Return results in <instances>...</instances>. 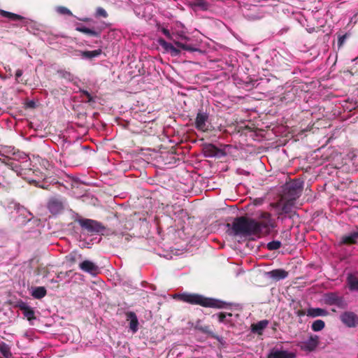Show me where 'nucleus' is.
Listing matches in <instances>:
<instances>
[{
  "label": "nucleus",
  "instance_id": "f257e3e1",
  "mask_svg": "<svg viewBox=\"0 0 358 358\" xmlns=\"http://www.w3.org/2000/svg\"><path fill=\"white\" fill-rule=\"evenodd\" d=\"M177 298L183 302L192 304L199 305L206 308H223L227 303L218 299L206 297L199 294L182 293L177 295Z\"/></svg>",
  "mask_w": 358,
  "mask_h": 358
},
{
  "label": "nucleus",
  "instance_id": "f03ea898",
  "mask_svg": "<svg viewBox=\"0 0 358 358\" xmlns=\"http://www.w3.org/2000/svg\"><path fill=\"white\" fill-rule=\"evenodd\" d=\"M231 229L235 235H255L256 220L245 216L237 217L232 223Z\"/></svg>",
  "mask_w": 358,
  "mask_h": 358
},
{
  "label": "nucleus",
  "instance_id": "7ed1b4c3",
  "mask_svg": "<svg viewBox=\"0 0 358 358\" xmlns=\"http://www.w3.org/2000/svg\"><path fill=\"white\" fill-rule=\"evenodd\" d=\"M8 157L15 161L11 162L10 166L12 170L17 173V175H22V171L26 169L29 166V157L24 152L15 150L14 148H10L7 150Z\"/></svg>",
  "mask_w": 358,
  "mask_h": 358
},
{
  "label": "nucleus",
  "instance_id": "20e7f679",
  "mask_svg": "<svg viewBox=\"0 0 358 358\" xmlns=\"http://www.w3.org/2000/svg\"><path fill=\"white\" fill-rule=\"evenodd\" d=\"M8 213L16 215L15 222L18 226H23L31 222L32 214L23 206L16 202H10L6 207Z\"/></svg>",
  "mask_w": 358,
  "mask_h": 358
},
{
  "label": "nucleus",
  "instance_id": "39448f33",
  "mask_svg": "<svg viewBox=\"0 0 358 358\" xmlns=\"http://www.w3.org/2000/svg\"><path fill=\"white\" fill-rule=\"evenodd\" d=\"M259 220L258 221L256 220L257 229L255 230V235L268 234L271 229L274 227L273 221L269 213H261Z\"/></svg>",
  "mask_w": 358,
  "mask_h": 358
},
{
  "label": "nucleus",
  "instance_id": "423d86ee",
  "mask_svg": "<svg viewBox=\"0 0 358 358\" xmlns=\"http://www.w3.org/2000/svg\"><path fill=\"white\" fill-rule=\"evenodd\" d=\"M77 222L82 229L92 234H99L106 229V227L101 222L94 220L81 218L77 220Z\"/></svg>",
  "mask_w": 358,
  "mask_h": 358
},
{
  "label": "nucleus",
  "instance_id": "0eeeda50",
  "mask_svg": "<svg viewBox=\"0 0 358 358\" xmlns=\"http://www.w3.org/2000/svg\"><path fill=\"white\" fill-rule=\"evenodd\" d=\"M46 206L52 215H57L64 210L65 200L61 196H54L49 199Z\"/></svg>",
  "mask_w": 358,
  "mask_h": 358
},
{
  "label": "nucleus",
  "instance_id": "6e6552de",
  "mask_svg": "<svg viewBox=\"0 0 358 358\" xmlns=\"http://www.w3.org/2000/svg\"><path fill=\"white\" fill-rule=\"evenodd\" d=\"M208 117L209 116L206 113L199 110L196 114L194 122L195 128L203 132L208 131V127L206 124L208 120Z\"/></svg>",
  "mask_w": 358,
  "mask_h": 358
},
{
  "label": "nucleus",
  "instance_id": "1a4fd4ad",
  "mask_svg": "<svg viewBox=\"0 0 358 358\" xmlns=\"http://www.w3.org/2000/svg\"><path fill=\"white\" fill-rule=\"evenodd\" d=\"M55 176H50V171L46 173V183L50 185H58L59 186H64V173L59 169H57L53 172Z\"/></svg>",
  "mask_w": 358,
  "mask_h": 358
},
{
  "label": "nucleus",
  "instance_id": "9d476101",
  "mask_svg": "<svg viewBox=\"0 0 358 358\" xmlns=\"http://www.w3.org/2000/svg\"><path fill=\"white\" fill-rule=\"evenodd\" d=\"M340 319L348 327H355L358 325V316L353 312H344L341 315Z\"/></svg>",
  "mask_w": 358,
  "mask_h": 358
},
{
  "label": "nucleus",
  "instance_id": "9b49d317",
  "mask_svg": "<svg viewBox=\"0 0 358 358\" xmlns=\"http://www.w3.org/2000/svg\"><path fill=\"white\" fill-rule=\"evenodd\" d=\"M319 336L317 335H310L308 339L302 342L299 347L301 350L307 352L314 351L319 345Z\"/></svg>",
  "mask_w": 358,
  "mask_h": 358
},
{
  "label": "nucleus",
  "instance_id": "f8f14e48",
  "mask_svg": "<svg viewBox=\"0 0 358 358\" xmlns=\"http://www.w3.org/2000/svg\"><path fill=\"white\" fill-rule=\"evenodd\" d=\"M325 301L329 305H336L339 308H344L346 303L342 296H339L337 294L331 292L325 296Z\"/></svg>",
  "mask_w": 358,
  "mask_h": 358
},
{
  "label": "nucleus",
  "instance_id": "ddd939ff",
  "mask_svg": "<svg viewBox=\"0 0 358 358\" xmlns=\"http://www.w3.org/2000/svg\"><path fill=\"white\" fill-rule=\"evenodd\" d=\"M162 32L170 40L173 41V43H175V45L184 50H187V51H189V52H194L196 50H197L196 48H194L192 45H189V44H186V43H183L182 42H180V41H176L174 38H173V36L171 34L170 31L169 29H166V28H162Z\"/></svg>",
  "mask_w": 358,
  "mask_h": 358
},
{
  "label": "nucleus",
  "instance_id": "4468645a",
  "mask_svg": "<svg viewBox=\"0 0 358 358\" xmlns=\"http://www.w3.org/2000/svg\"><path fill=\"white\" fill-rule=\"evenodd\" d=\"M79 268L86 273L95 275L99 272V266L90 260H85L79 264Z\"/></svg>",
  "mask_w": 358,
  "mask_h": 358
},
{
  "label": "nucleus",
  "instance_id": "2eb2a0df",
  "mask_svg": "<svg viewBox=\"0 0 358 358\" xmlns=\"http://www.w3.org/2000/svg\"><path fill=\"white\" fill-rule=\"evenodd\" d=\"M127 321L129 322V329L132 333L135 334L138 330V320L134 312L128 311L125 313Z\"/></svg>",
  "mask_w": 358,
  "mask_h": 358
},
{
  "label": "nucleus",
  "instance_id": "dca6fc26",
  "mask_svg": "<svg viewBox=\"0 0 358 358\" xmlns=\"http://www.w3.org/2000/svg\"><path fill=\"white\" fill-rule=\"evenodd\" d=\"M296 355L294 352L275 349H273L267 355V358H296Z\"/></svg>",
  "mask_w": 358,
  "mask_h": 358
},
{
  "label": "nucleus",
  "instance_id": "f3484780",
  "mask_svg": "<svg viewBox=\"0 0 358 358\" xmlns=\"http://www.w3.org/2000/svg\"><path fill=\"white\" fill-rule=\"evenodd\" d=\"M18 307L22 311L24 316L29 321L35 319L34 311L27 303L21 301L19 303Z\"/></svg>",
  "mask_w": 358,
  "mask_h": 358
},
{
  "label": "nucleus",
  "instance_id": "a211bd4d",
  "mask_svg": "<svg viewBox=\"0 0 358 358\" xmlns=\"http://www.w3.org/2000/svg\"><path fill=\"white\" fill-rule=\"evenodd\" d=\"M220 152H222V150L212 143L206 144L203 146V153L206 157H215Z\"/></svg>",
  "mask_w": 358,
  "mask_h": 358
},
{
  "label": "nucleus",
  "instance_id": "6ab92c4d",
  "mask_svg": "<svg viewBox=\"0 0 358 358\" xmlns=\"http://www.w3.org/2000/svg\"><path fill=\"white\" fill-rule=\"evenodd\" d=\"M268 275L271 278L275 280H280L286 278L288 275V272L283 269L278 268L271 271L268 272Z\"/></svg>",
  "mask_w": 358,
  "mask_h": 358
},
{
  "label": "nucleus",
  "instance_id": "aec40b11",
  "mask_svg": "<svg viewBox=\"0 0 358 358\" xmlns=\"http://www.w3.org/2000/svg\"><path fill=\"white\" fill-rule=\"evenodd\" d=\"M195 329L199 330V331L203 333V334H208L211 338H216V339L218 338V336L213 333V331H212V329H211L210 326H208V325H201V324H200V322L199 321H198L196 323Z\"/></svg>",
  "mask_w": 358,
  "mask_h": 358
},
{
  "label": "nucleus",
  "instance_id": "412c9836",
  "mask_svg": "<svg viewBox=\"0 0 358 358\" xmlns=\"http://www.w3.org/2000/svg\"><path fill=\"white\" fill-rule=\"evenodd\" d=\"M358 239V231H353L349 235L344 236L342 237L341 243L345 245H353L357 243Z\"/></svg>",
  "mask_w": 358,
  "mask_h": 358
},
{
  "label": "nucleus",
  "instance_id": "4be33fe9",
  "mask_svg": "<svg viewBox=\"0 0 358 358\" xmlns=\"http://www.w3.org/2000/svg\"><path fill=\"white\" fill-rule=\"evenodd\" d=\"M327 315L328 312L325 309L320 308H310L307 310V315L311 317L327 316Z\"/></svg>",
  "mask_w": 358,
  "mask_h": 358
},
{
  "label": "nucleus",
  "instance_id": "5701e85b",
  "mask_svg": "<svg viewBox=\"0 0 358 358\" xmlns=\"http://www.w3.org/2000/svg\"><path fill=\"white\" fill-rule=\"evenodd\" d=\"M268 324V320H261L257 323L252 324L251 326L252 331L254 333H257L258 334H262V331L267 327Z\"/></svg>",
  "mask_w": 358,
  "mask_h": 358
},
{
  "label": "nucleus",
  "instance_id": "b1692460",
  "mask_svg": "<svg viewBox=\"0 0 358 358\" xmlns=\"http://www.w3.org/2000/svg\"><path fill=\"white\" fill-rule=\"evenodd\" d=\"M347 283L350 291H358V278L350 273L347 277Z\"/></svg>",
  "mask_w": 358,
  "mask_h": 358
},
{
  "label": "nucleus",
  "instance_id": "393cba45",
  "mask_svg": "<svg viewBox=\"0 0 358 358\" xmlns=\"http://www.w3.org/2000/svg\"><path fill=\"white\" fill-rule=\"evenodd\" d=\"M0 15L13 21L22 20L24 17L20 15L0 9Z\"/></svg>",
  "mask_w": 358,
  "mask_h": 358
},
{
  "label": "nucleus",
  "instance_id": "a878e982",
  "mask_svg": "<svg viewBox=\"0 0 358 358\" xmlns=\"http://www.w3.org/2000/svg\"><path fill=\"white\" fill-rule=\"evenodd\" d=\"M76 30L92 36L98 37L100 36V31L85 27L84 26H78L76 28Z\"/></svg>",
  "mask_w": 358,
  "mask_h": 358
},
{
  "label": "nucleus",
  "instance_id": "bb28decb",
  "mask_svg": "<svg viewBox=\"0 0 358 358\" xmlns=\"http://www.w3.org/2000/svg\"><path fill=\"white\" fill-rule=\"evenodd\" d=\"M102 52L101 49H97L92 51L85 50L80 51V55L87 59H92L94 57L99 56Z\"/></svg>",
  "mask_w": 358,
  "mask_h": 358
},
{
  "label": "nucleus",
  "instance_id": "cd10ccee",
  "mask_svg": "<svg viewBox=\"0 0 358 358\" xmlns=\"http://www.w3.org/2000/svg\"><path fill=\"white\" fill-rule=\"evenodd\" d=\"M31 293L34 298L42 299L45 296V287H32Z\"/></svg>",
  "mask_w": 358,
  "mask_h": 358
},
{
  "label": "nucleus",
  "instance_id": "c85d7f7f",
  "mask_svg": "<svg viewBox=\"0 0 358 358\" xmlns=\"http://www.w3.org/2000/svg\"><path fill=\"white\" fill-rule=\"evenodd\" d=\"M66 261L71 264H74L78 260L82 259V255L78 254L76 252H72L66 257Z\"/></svg>",
  "mask_w": 358,
  "mask_h": 358
},
{
  "label": "nucleus",
  "instance_id": "c756f323",
  "mask_svg": "<svg viewBox=\"0 0 358 358\" xmlns=\"http://www.w3.org/2000/svg\"><path fill=\"white\" fill-rule=\"evenodd\" d=\"M325 327V322L322 320H316L311 324V329L313 331H322Z\"/></svg>",
  "mask_w": 358,
  "mask_h": 358
},
{
  "label": "nucleus",
  "instance_id": "7c9ffc66",
  "mask_svg": "<svg viewBox=\"0 0 358 358\" xmlns=\"http://www.w3.org/2000/svg\"><path fill=\"white\" fill-rule=\"evenodd\" d=\"M281 247V243L279 241H273L267 243L266 248L269 250H275Z\"/></svg>",
  "mask_w": 358,
  "mask_h": 358
},
{
  "label": "nucleus",
  "instance_id": "2f4dec72",
  "mask_svg": "<svg viewBox=\"0 0 358 358\" xmlns=\"http://www.w3.org/2000/svg\"><path fill=\"white\" fill-rule=\"evenodd\" d=\"M0 351L1 354L3 355V357H5L6 358H9L11 356V353L10 352L8 346L5 343H3L0 346Z\"/></svg>",
  "mask_w": 358,
  "mask_h": 358
},
{
  "label": "nucleus",
  "instance_id": "473e14b6",
  "mask_svg": "<svg viewBox=\"0 0 358 358\" xmlns=\"http://www.w3.org/2000/svg\"><path fill=\"white\" fill-rule=\"evenodd\" d=\"M80 92L81 93V97L85 96L87 98V100L85 101L86 103H91L95 102L94 98L89 93V92L85 90H82Z\"/></svg>",
  "mask_w": 358,
  "mask_h": 358
},
{
  "label": "nucleus",
  "instance_id": "72a5a7b5",
  "mask_svg": "<svg viewBox=\"0 0 358 358\" xmlns=\"http://www.w3.org/2000/svg\"><path fill=\"white\" fill-rule=\"evenodd\" d=\"M159 43L168 52H169L170 49H171L172 46L173 45L172 43L166 42L163 38L159 39Z\"/></svg>",
  "mask_w": 358,
  "mask_h": 358
},
{
  "label": "nucleus",
  "instance_id": "f704fd0d",
  "mask_svg": "<svg viewBox=\"0 0 358 358\" xmlns=\"http://www.w3.org/2000/svg\"><path fill=\"white\" fill-rule=\"evenodd\" d=\"M96 17H107L108 13L106 10L101 7H98L96 10Z\"/></svg>",
  "mask_w": 358,
  "mask_h": 358
},
{
  "label": "nucleus",
  "instance_id": "c9c22d12",
  "mask_svg": "<svg viewBox=\"0 0 358 358\" xmlns=\"http://www.w3.org/2000/svg\"><path fill=\"white\" fill-rule=\"evenodd\" d=\"M58 73H59L60 76H62V78H64L68 80H71L73 79V75L70 72L65 71H58Z\"/></svg>",
  "mask_w": 358,
  "mask_h": 358
},
{
  "label": "nucleus",
  "instance_id": "e433bc0d",
  "mask_svg": "<svg viewBox=\"0 0 358 358\" xmlns=\"http://www.w3.org/2000/svg\"><path fill=\"white\" fill-rule=\"evenodd\" d=\"M349 36L348 34H345L343 35L339 36L338 38V48H341L344 44L346 38Z\"/></svg>",
  "mask_w": 358,
  "mask_h": 358
},
{
  "label": "nucleus",
  "instance_id": "4c0bfd02",
  "mask_svg": "<svg viewBox=\"0 0 358 358\" xmlns=\"http://www.w3.org/2000/svg\"><path fill=\"white\" fill-rule=\"evenodd\" d=\"M227 316L231 317L232 314L231 313H220L217 315L219 322H226L225 319H226Z\"/></svg>",
  "mask_w": 358,
  "mask_h": 358
},
{
  "label": "nucleus",
  "instance_id": "58836bf2",
  "mask_svg": "<svg viewBox=\"0 0 358 358\" xmlns=\"http://www.w3.org/2000/svg\"><path fill=\"white\" fill-rule=\"evenodd\" d=\"M57 10L61 14L72 15L71 11L66 7L60 6L58 8Z\"/></svg>",
  "mask_w": 358,
  "mask_h": 358
},
{
  "label": "nucleus",
  "instance_id": "ea45409f",
  "mask_svg": "<svg viewBox=\"0 0 358 358\" xmlns=\"http://www.w3.org/2000/svg\"><path fill=\"white\" fill-rule=\"evenodd\" d=\"M169 53L171 55V56L176 57L180 54V50L173 45L171 49L169 50Z\"/></svg>",
  "mask_w": 358,
  "mask_h": 358
},
{
  "label": "nucleus",
  "instance_id": "a19ab883",
  "mask_svg": "<svg viewBox=\"0 0 358 358\" xmlns=\"http://www.w3.org/2000/svg\"><path fill=\"white\" fill-rule=\"evenodd\" d=\"M56 168H55L54 166L48 164V166H46V173H48L49 171L50 172V176H55V173H53L54 171H56Z\"/></svg>",
  "mask_w": 358,
  "mask_h": 358
},
{
  "label": "nucleus",
  "instance_id": "79ce46f5",
  "mask_svg": "<svg viewBox=\"0 0 358 358\" xmlns=\"http://www.w3.org/2000/svg\"><path fill=\"white\" fill-rule=\"evenodd\" d=\"M22 75V71L21 69H17L15 73V80L17 83H20V78Z\"/></svg>",
  "mask_w": 358,
  "mask_h": 358
},
{
  "label": "nucleus",
  "instance_id": "37998d69",
  "mask_svg": "<svg viewBox=\"0 0 358 358\" xmlns=\"http://www.w3.org/2000/svg\"><path fill=\"white\" fill-rule=\"evenodd\" d=\"M0 238H2V241L0 242V246H1V244L7 240V235L4 232L0 231Z\"/></svg>",
  "mask_w": 358,
  "mask_h": 358
},
{
  "label": "nucleus",
  "instance_id": "c03bdc74",
  "mask_svg": "<svg viewBox=\"0 0 358 358\" xmlns=\"http://www.w3.org/2000/svg\"><path fill=\"white\" fill-rule=\"evenodd\" d=\"M296 314L297 316L299 317H302V316H304L305 315H307V311L304 310H298L296 312Z\"/></svg>",
  "mask_w": 358,
  "mask_h": 358
},
{
  "label": "nucleus",
  "instance_id": "a18cd8bd",
  "mask_svg": "<svg viewBox=\"0 0 358 358\" xmlns=\"http://www.w3.org/2000/svg\"><path fill=\"white\" fill-rule=\"evenodd\" d=\"M282 211L284 213H288L289 212V206L287 204L283 205L282 207Z\"/></svg>",
  "mask_w": 358,
  "mask_h": 358
},
{
  "label": "nucleus",
  "instance_id": "49530a36",
  "mask_svg": "<svg viewBox=\"0 0 358 358\" xmlns=\"http://www.w3.org/2000/svg\"><path fill=\"white\" fill-rule=\"evenodd\" d=\"M66 275H67V272H66V273L60 272L57 274V278L62 280L63 278H65Z\"/></svg>",
  "mask_w": 358,
  "mask_h": 358
},
{
  "label": "nucleus",
  "instance_id": "de8ad7c7",
  "mask_svg": "<svg viewBox=\"0 0 358 358\" xmlns=\"http://www.w3.org/2000/svg\"><path fill=\"white\" fill-rule=\"evenodd\" d=\"M206 3L203 0H198L196 5L199 7H203L206 6Z\"/></svg>",
  "mask_w": 358,
  "mask_h": 358
},
{
  "label": "nucleus",
  "instance_id": "09e8293b",
  "mask_svg": "<svg viewBox=\"0 0 358 358\" xmlns=\"http://www.w3.org/2000/svg\"><path fill=\"white\" fill-rule=\"evenodd\" d=\"M181 38L185 41H189V38L186 36H181Z\"/></svg>",
  "mask_w": 358,
  "mask_h": 358
},
{
  "label": "nucleus",
  "instance_id": "8fccbe9b",
  "mask_svg": "<svg viewBox=\"0 0 358 358\" xmlns=\"http://www.w3.org/2000/svg\"><path fill=\"white\" fill-rule=\"evenodd\" d=\"M5 69H6V71H10V67H8V68L5 67Z\"/></svg>",
  "mask_w": 358,
  "mask_h": 358
},
{
  "label": "nucleus",
  "instance_id": "3c124183",
  "mask_svg": "<svg viewBox=\"0 0 358 358\" xmlns=\"http://www.w3.org/2000/svg\"><path fill=\"white\" fill-rule=\"evenodd\" d=\"M49 275H50V273L46 272V274H45L46 278H49Z\"/></svg>",
  "mask_w": 358,
  "mask_h": 358
},
{
  "label": "nucleus",
  "instance_id": "603ef678",
  "mask_svg": "<svg viewBox=\"0 0 358 358\" xmlns=\"http://www.w3.org/2000/svg\"><path fill=\"white\" fill-rule=\"evenodd\" d=\"M41 187L42 189H45V186H44L43 185H41Z\"/></svg>",
  "mask_w": 358,
  "mask_h": 358
},
{
  "label": "nucleus",
  "instance_id": "864d4df0",
  "mask_svg": "<svg viewBox=\"0 0 358 358\" xmlns=\"http://www.w3.org/2000/svg\"><path fill=\"white\" fill-rule=\"evenodd\" d=\"M48 280H49L50 281H51V282H53V281H54V279H53V278H52V279H48Z\"/></svg>",
  "mask_w": 358,
  "mask_h": 358
},
{
  "label": "nucleus",
  "instance_id": "5fc2aeb1",
  "mask_svg": "<svg viewBox=\"0 0 358 358\" xmlns=\"http://www.w3.org/2000/svg\"><path fill=\"white\" fill-rule=\"evenodd\" d=\"M0 78H2V76L0 75Z\"/></svg>",
  "mask_w": 358,
  "mask_h": 358
},
{
  "label": "nucleus",
  "instance_id": "6e6d98bb",
  "mask_svg": "<svg viewBox=\"0 0 358 358\" xmlns=\"http://www.w3.org/2000/svg\"><path fill=\"white\" fill-rule=\"evenodd\" d=\"M0 358H1V357H0Z\"/></svg>",
  "mask_w": 358,
  "mask_h": 358
}]
</instances>
